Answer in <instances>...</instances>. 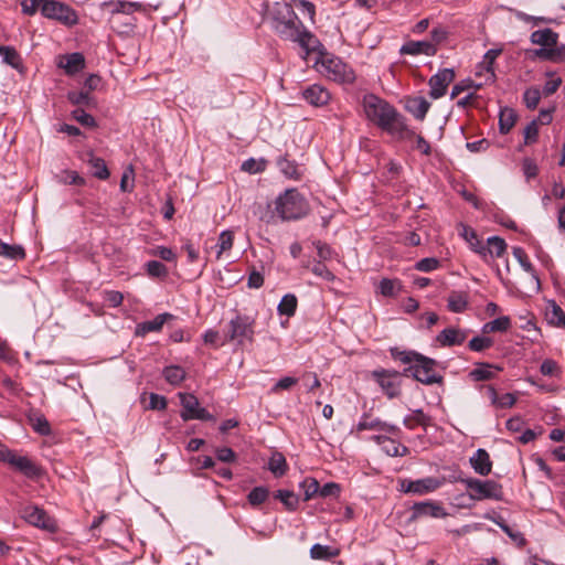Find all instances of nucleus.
I'll use <instances>...</instances> for the list:
<instances>
[{
  "label": "nucleus",
  "instance_id": "f257e3e1",
  "mask_svg": "<svg viewBox=\"0 0 565 565\" xmlns=\"http://www.w3.org/2000/svg\"><path fill=\"white\" fill-rule=\"evenodd\" d=\"M274 31L284 40L298 43L306 55L316 52L321 46L318 38L301 22L294 10V4L276 2L271 10Z\"/></svg>",
  "mask_w": 565,
  "mask_h": 565
},
{
  "label": "nucleus",
  "instance_id": "f03ea898",
  "mask_svg": "<svg viewBox=\"0 0 565 565\" xmlns=\"http://www.w3.org/2000/svg\"><path fill=\"white\" fill-rule=\"evenodd\" d=\"M363 110L366 118L391 135L415 136L414 131H407L404 118L387 102L380 97L367 94L363 97Z\"/></svg>",
  "mask_w": 565,
  "mask_h": 565
},
{
  "label": "nucleus",
  "instance_id": "7ed1b4c3",
  "mask_svg": "<svg viewBox=\"0 0 565 565\" xmlns=\"http://www.w3.org/2000/svg\"><path fill=\"white\" fill-rule=\"evenodd\" d=\"M390 352L394 360L408 364L403 372L405 376H412L426 385L443 382V376L435 371V360L415 351L399 350L398 348H392Z\"/></svg>",
  "mask_w": 565,
  "mask_h": 565
},
{
  "label": "nucleus",
  "instance_id": "20e7f679",
  "mask_svg": "<svg viewBox=\"0 0 565 565\" xmlns=\"http://www.w3.org/2000/svg\"><path fill=\"white\" fill-rule=\"evenodd\" d=\"M558 33L550 28L535 30L531 33L530 40L539 49L529 50L531 60L548 61L553 63H565V44L558 45Z\"/></svg>",
  "mask_w": 565,
  "mask_h": 565
},
{
  "label": "nucleus",
  "instance_id": "39448f33",
  "mask_svg": "<svg viewBox=\"0 0 565 565\" xmlns=\"http://www.w3.org/2000/svg\"><path fill=\"white\" fill-rule=\"evenodd\" d=\"M275 209L284 221L298 220L310 210L307 200L296 189H288L275 202Z\"/></svg>",
  "mask_w": 565,
  "mask_h": 565
},
{
  "label": "nucleus",
  "instance_id": "423d86ee",
  "mask_svg": "<svg viewBox=\"0 0 565 565\" xmlns=\"http://www.w3.org/2000/svg\"><path fill=\"white\" fill-rule=\"evenodd\" d=\"M255 319L247 315H236L226 326L225 339L243 347L253 343L255 337Z\"/></svg>",
  "mask_w": 565,
  "mask_h": 565
},
{
  "label": "nucleus",
  "instance_id": "0eeeda50",
  "mask_svg": "<svg viewBox=\"0 0 565 565\" xmlns=\"http://www.w3.org/2000/svg\"><path fill=\"white\" fill-rule=\"evenodd\" d=\"M459 481L466 486L469 498L473 501H500L503 498L502 486L494 480L460 478Z\"/></svg>",
  "mask_w": 565,
  "mask_h": 565
},
{
  "label": "nucleus",
  "instance_id": "6e6552de",
  "mask_svg": "<svg viewBox=\"0 0 565 565\" xmlns=\"http://www.w3.org/2000/svg\"><path fill=\"white\" fill-rule=\"evenodd\" d=\"M319 71L329 79L338 83H353L355 74L351 66L329 53H321Z\"/></svg>",
  "mask_w": 565,
  "mask_h": 565
},
{
  "label": "nucleus",
  "instance_id": "1a4fd4ad",
  "mask_svg": "<svg viewBox=\"0 0 565 565\" xmlns=\"http://www.w3.org/2000/svg\"><path fill=\"white\" fill-rule=\"evenodd\" d=\"M38 10L42 15L71 28L78 23L77 12L68 4L57 0H38Z\"/></svg>",
  "mask_w": 565,
  "mask_h": 565
},
{
  "label": "nucleus",
  "instance_id": "9d476101",
  "mask_svg": "<svg viewBox=\"0 0 565 565\" xmlns=\"http://www.w3.org/2000/svg\"><path fill=\"white\" fill-rule=\"evenodd\" d=\"M395 370L377 369L371 372V377L377 383L382 392L390 398L401 395L402 376Z\"/></svg>",
  "mask_w": 565,
  "mask_h": 565
},
{
  "label": "nucleus",
  "instance_id": "9b49d317",
  "mask_svg": "<svg viewBox=\"0 0 565 565\" xmlns=\"http://www.w3.org/2000/svg\"><path fill=\"white\" fill-rule=\"evenodd\" d=\"M178 396L182 406L180 416L184 422L191 419L214 420V416L200 406L196 396L191 393H179Z\"/></svg>",
  "mask_w": 565,
  "mask_h": 565
},
{
  "label": "nucleus",
  "instance_id": "f8f14e48",
  "mask_svg": "<svg viewBox=\"0 0 565 565\" xmlns=\"http://www.w3.org/2000/svg\"><path fill=\"white\" fill-rule=\"evenodd\" d=\"M441 484L443 482L435 477H427L418 480L404 479L401 481V490L406 493L423 495L434 492L440 488Z\"/></svg>",
  "mask_w": 565,
  "mask_h": 565
},
{
  "label": "nucleus",
  "instance_id": "ddd939ff",
  "mask_svg": "<svg viewBox=\"0 0 565 565\" xmlns=\"http://www.w3.org/2000/svg\"><path fill=\"white\" fill-rule=\"evenodd\" d=\"M455 79V72L452 68H444L429 78V96L433 99L443 97L449 84Z\"/></svg>",
  "mask_w": 565,
  "mask_h": 565
},
{
  "label": "nucleus",
  "instance_id": "4468645a",
  "mask_svg": "<svg viewBox=\"0 0 565 565\" xmlns=\"http://www.w3.org/2000/svg\"><path fill=\"white\" fill-rule=\"evenodd\" d=\"M104 6L110 8L111 17H117L118 14H126L130 18L134 12L147 11V7L143 3L137 1L110 0L104 2Z\"/></svg>",
  "mask_w": 565,
  "mask_h": 565
},
{
  "label": "nucleus",
  "instance_id": "2eb2a0df",
  "mask_svg": "<svg viewBox=\"0 0 565 565\" xmlns=\"http://www.w3.org/2000/svg\"><path fill=\"white\" fill-rule=\"evenodd\" d=\"M399 53L413 56H434L437 53V46L429 41H408L402 45Z\"/></svg>",
  "mask_w": 565,
  "mask_h": 565
},
{
  "label": "nucleus",
  "instance_id": "dca6fc26",
  "mask_svg": "<svg viewBox=\"0 0 565 565\" xmlns=\"http://www.w3.org/2000/svg\"><path fill=\"white\" fill-rule=\"evenodd\" d=\"M468 332L459 328H446L437 337L436 342L440 347H454L462 344L467 339Z\"/></svg>",
  "mask_w": 565,
  "mask_h": 565
},
{
  "label": "nucleus",
  "instance_id": "f3484780",
  "mask_svg": "<svg viewBox=\"0 0 565 565\" xmlns=\"http://www.w3.org/2000/svg\"><path fill=\"white\" fill-rule=\"evenodd\" d=\"M302 97L307 103L316 107L323 106L330 100L329 92L318 84L310 85L303 89Z\"/></svg>",
  "mask_w": 565,
  "mask_h": 565
},
{
  "label": "nucleus",
  "instance_id": "a211bd4d",
  "mask_svg": "<svg viewBox=\"0 0 565 565\" xmlns=\"http://www.w3.org/2000/svg\"><path fill=\"white\" fill-rule=\"evenodd\" d=\"M447 513L445 512L444 508L435 502L426 501V502H419L415 503L413 505V518L419 519L424 516H431V518H445Z\"/></svg>",
  "mask_w": 565,
  "mask_h": 565
},
{
  "label": "nucleus",
  "instance_id": "6ab92c4d",
  "mask_svg": "<svg viewBox=\"0 0 565 565\" xmlns=\"http://www.w3.org/2000/svg\"><path fill=\"white\" fill-rule=\"evenodd\" d=\"M469 462L471 467L473 468L475 472L486 477L488 476L492 470V461L490 459L489 454L487 450L479 448L472 457H470Z\"/></svg>",
  "mask_w": 565,
  "mask_h": 565
},
{
  "label": "nucleus",
  "instance_id": "aec40b11",
  "mask_svg": "<svg viewBox=\"0 0 565 565\" xmlns=\"http://www.w3.org/2000/svg\"><path fill=\"white\" fill-rule=\"evenodd\" d=\"M356 429L359 431L377 430L390 434H395L398 430V428L395 425L387 424L385 422L380 420L379 418H371L369 415L362 416V418L358 423Z\"/></svg>",
  "mask_w": 565,
  "mask_h": 565
},
{
  "label": "nucleus",
  "instance_id": "412c9836",
  "mask_svg": "<svg viewBox=\"0 0 565 565\" xmlns=\"http://www.w3.org/2000/svg\"><path fill=\"white\" fill-rule=\"evenodd\" d=\"M469 306V295L467 291L452 290L447 297V309L454 313H461Z\"/></svg>",
  "mask_w": 565,
  "mask_h": 565
},
{
  "label": "nucleus",
  "instance_id": "4be33fe9",
  "mask_svg": "<svg viewBox=\"0 0 565 565\" xmlns=\"http://www.w3.org/2000/svg\"><path fill=\"white\" fill-rule=\"evenodd\" d=\"M373 439L382 446L383 451L391 457H403L408 454V448L385 436H374Z\"/></svg>",
  "mask_w": 565,
  "mask_h": 565
},
{
  "label": "nucleus",
  "instance_id": "5701e85b",
  "mask_svg": "<svg viewBox=\"0 0 565 565\" xmlns=\"http://www.w3.org/2000/svg\"><path fill=\"white\" fill-rule=\"evenodd\" d=\"M113 30L121 36H130L134 34L136 29L137 19L135 17L121 20L119 17H111Z\"/></svg>",
  "mask_w": 565,
  "mask_h": 565
},
{
  "label": "nucleus",
  "instance_id": "b1692460",
  "mask_svg": "<svg viewBox=\"0 0 565 565\" xmlns=\"http://www.w3.org/2000/svg\"><path fill=\"white\" fill-rule=\"evenodd\" d=\"M170 313H161L158 315L153 320L145 321L137 326L136 333L138 335H145L149 332L160 331L167 321V319L171 318Z\"/></svg>",
  "mask_w": 565,
  "mask_h": 565
},
{
  "label": "nucleus",
  "instance_id": "393cba45",
  "mask_svg": "<svg viewBox=\"0 0 565 565\" xmlns=\"http://www.w3.org/2000/svg\"><path fill=\"white\" fill-rule=\"evenodd\" d=\"M407 110L418 120H423L426 117L427 111L430 108V103L424 97H413L407 100Z\"/></svg>",
  "mask_w": 565,
  "mask_h": 565
},
{
  "label": "nucleus",
  "instance_id": "a878e982",
  "mask_svg": "<svg viewBox=\"0 0 565 565\" xmlns=\"http://www.w3.org/2000/svg\"><path fill=\"white\" fill-rule=\"evenodd\" d=\"M460 235L469 243L470 247L481 255L486 257V246L478 238L476 231L467 225L460 224Z\"/></svg>",
  "mask_w": 565,
  "mask_h": 565
},
{
  "label": "nucleus",
  "instance_id": "bb28decb",
  "mask_svg": "<svg viewBox=\"0 0 565 565\" xmlns=\"http://www.w3.org/2000/svg\"><path fill=\"white\" fill-rule=\"evenodd\" d=\"M84 65L85 60L81 53L67 54L60 62V66L63 67L67 74H75L79 72Z\"/></svg>",
  "mask_w": 565,
  "mask_h": 565
},
{
  "label": "nucleus",
  "instance_id": "cd10ccee",
  "mask_svg": "<svg viewBox=\"0 0 565 565\" xmlns=\"http://www.w3.org/2000/svg\"><path fill=\"white\" fill-rule=\"evenodd\" d=\"M38 435L44 437L43 445L52 446L60 441V438L53 433L50 423L44 416H38Z\"/></svg>",
  "mask_w": 565,
  "mask_h": 565
},
{
  "label": "nucleus",
  "instance_id": "c85d7f7f",
  "mask_svg": "<svg viewBox=\"0 0 565 565\" xmlns=\"http://www.w3.org/2000/svg\"><path fill=\"white\" fill-rule=\"evenodd\" d=\"M8 465L22 472L25 477L32 478L35 476V466L26 457L18 456L13 452V459H10Z\"/></svg>",
  "mask_w": 565,
  "mask_h": 565
},
{
  "label": "nucleus",
  "instance_id": "c756f323",
  "mask_svg": "<svg viewBox=\"0 0 565 565\" xmlns=\"http://www.w3.org/2000/svg\"><path fill=\"white\" fill-rule=\"evenodd\" d=\"M498 367H493L491 364L488 363H479L477 366L470 371L469 376L473 381H487L491 380L495 375V371H498Z\"/></svg>",
  "mask_w": 565,
  "mask_h": 565
},
{
  "label": "nucleus",
  "instance_id": "7c9ffc66",
  "mask_svg": "<svg viewBox=\"0 0 565 565\" xmlns=\"http://www.w3.org/2000/svg\"><path fill=\"white\" fill-rule=\"evenodd\" d=\"M516 118L518 116L512 108L505 107L501 109L499 116L500 132L503 135L508 134L515 125Z\"/></svg>",
  "mask_w": 565,
  "mask_h": 565
},
{
  "label": "nucleus",
  "instance_id": "2f4dec72",
  "mask_svg": "<svg viewBox=\"0 0 565 565\" xmlns=\"http://www.w3.org/2000/svg\"><path fill=\"white\" fill-rule=\"evenodd\" d=\"M430 424V417L427 416L422 409H415L413 413L404 418V425L414 429L416 426L426 428Z\"/></svg>",
  "mask_w": 565,
  "mask_h": 565
},
{
  "label": "nucleus",
  "instance_id": "473e14b6",
  "mask_svg": "<svg viewBox=\"0 0 565 565\" xmlns=\"http://www.w3.org/2000/svg\"><path fill=\"white\" fill-rule=\"evenodd\" d=\"M67 99L70 103L77 107H90L95 106V100L89 92L81 90V92H68Z\"/></svg>",
  "mask_w": 565,
  "mask_h": 565
},
{
  "label": "nucleus",
  "instance_id": "72a5a7b5",
  "mask_svg": "<svg viewBox=\"0 0 565 565\" xmlns=\"http://www.w3.org/2000/svg\"><path fill=\"white\" fill-rule=\"evenodd\" d=\"M162 374L166 381L171 385H179L184 381L186 375L183 367L179 365H170L164 367Z\"/></svg>",
  "mask_w": 565,
  "mask_h": 565
},
{
  "label": "nucleus",
  "instance_id": "f704fd0d",
  "mask_svg": "<svg viewBox=\"0 0 565 565\" xmlns=\"http://www.w3.org/2000/svg\"><path fill=\"white\" fill-rule=\"evenodd\" d=\"M487 243L486 256L490 255L492 257H501L507 249L504 239L499 236L489 237Z\"/></svg>",
  "mask_w": 565,
  "mask_h": 565
},
{
  "label": "nucleus",
  "instance_id": "c9c22d12",
  "mask_svg": "<svg viewBox=\"0 0 565 565\" xmlns=\"http://www.w3.org/2000/svg\"><path fill=\"white\" fill-rule=\"evenodd\" d=\"M88 163L92 168V173L94 177L106 180L109 177L108 168L104 161V159L95 157L93 153L89 154Z\"/></svg>",
  "mask_w": 565,
  "mask_h": 565
},
{
  "label": "nucleus",
  "instance_id": "e433bc0d",
  "mask_svg": "<svg viewBox=\"0 0 565 565\" xmlns=\"http://www.w3.org/2000/svg\"><path fill=\"white\" fill-rule=\"evenodd\" d=\"M38 529L54 533L57 531L58 525L53 516L43 509L38 508Z\"/></svg>",
  "mask_w": 565,
  "mask_h": 565
},
{
  "label": "nucleus",
  "instance_id": "4c0bfd02",
  "mask_svg": "<svg viewBox=\"0 0 565 565\" xmlns=\"http://www.w3.org/2000/svg\"><path fill=\"white\" fill-rule=\"evenodd\" d=\"M287 462L282 454L274 452L268 462V469L276 477H281L287 471Z\"/></svg>",
  "mask_w": 565,
  "mask_h": 565
},
{
  "label": "nucleus",
  "instance_id": "58836bf2",
  "mask_svg": "<svg viewBox=\"0 0 565 565\" xmlns=\"http://www.w3.org/2000/svg\"><path fill=\"white\" fill-rule=\"evenodd\" d=\"M297 303H298L297 297L294 294H287L280 300V302L277 307V310H278L279 315H281V316L284 315L287 317H291L296 312Z\"/></svg>",
  "mask_w": 565,
  "mask_h": 565
},
{
  "label": "nucleus",
  "instance_id": "ea45409f",
  "mask_svg": "<svg viewBox=\"0 0 565 565\" xmlns=\"http://www.w3.org/2000/svg\"><path fill=\"white\" fill-rule=\"evenodd\" d=\"M234 243V233L230 230L221 232L218 236L217 244L215 247L216 250V258L221 259L223 253L228 252L233 247Z\"/></svg>",
  "mask_w": 565,
  "mask_h": 565
},
{
  "label": "nucleus",
  "instance_id": "a19ab883",
  "mask_svg": "<svg viewBox=\"0 0 565 565\" xmlns=\"http://www.w3.org/2000/svg\"><path fill=\"white\" fill-rule=\"evenodd\" d=\"M513 256L519 262L520 266L536 280L537 285L540 284V279L535 273L533 265L531 264L525 250L522 247L513 248Z\"/></svg>",
  "mask_w": 565,
  "mask_h": 565
},
{
  "label": "nucleus",
  "instance_id": "79ce46f5",
  "mask_svg": "<svg viewBox=\"0 0 565 565\" xmlns=\"http://www.w3.org/2000/svg\"><path fill=\"white\" fill-rule=\"evenodd\" d=\"M511 327V320L507 316L499 317L492 321L487 322L482 331L483 333L490 332H504Z\"/></svg>",
  "mask_w": 565,
  "mask_h": 565
},
{
  "label": "nucleus",
  "instance_id": "37998d69",
  "mask_svg": "<svg viewBox=\"0 0 565 565\" xmlns=\"http://www.w3.org/2000/svg\"><path fill=\"white\" fill-rule=\"evenodd\" d=\"M339 555V551L327 545L315 544L310 548V556L313 559H330Z\"/></svg>",
  "mask_w": 565,
  "mask_h": 565
},
{
  "label": "nucleus",
  "instance_id": "c03bdc74",
  "mask_svg": "<svg viewBox=\"0 0 565 565\" xmlns=\"http://www.w3.org/2000/svg\"><path fill=\"white\" fill-rule=\"evenodd\" d=\"M275 498L280 500L281 503L290 511L296 510L299 503L298 495L289 490H278L275 493Z\"/></svg>",
  "mask_w": 565,
  "mask_h": 565
},
{
  "label": "nucleus",
  "instance_id": "a18cd8bd",
  "mask_svg": "<svg viewBox=\"0 0 565 565\" xmlns=\"http://www.w3.org/2000/svg\"><path fill=\"white\" fill-rule=\"evenodd\" d=\"M71 117L83 127L95 128L97 126L95 118L90 114L86 113L84 108H75L71 113Z\"/></svg>",
  "mask_w": 565,
  "mask_h": 565
},
{
  "label": "nucleus",
  "instance_id": "49530a36",
  "mask_svg": "<svg viewBox=\"0 0 565 565\" xmlns=\"http://www.w3.org/2000/svg\"><path fill=\"white\" fill-rule=\"evenodd\" d=\"M0 55L4 63L19 70L21 65V57L17 51L9 46H0Z\"/></svg>",
  "mask_w": 565,
  "mask_h": 565
},
{
  "label": "nucleus",
  "instance_id": "de8ad7c7",
  "mask_svg": "<svg viewBox=\"0 0 565 565\" xmlns=\"http://www.w3.org/2000/svg\"><path fill=\"white\" fill-rule=\"evenodd\" d=\"M0 256L10 258V259H21L24 257V249L18 245H10L3 242H0Z\"/></svg>",
  "mask_w": 565,
  "mask_h": 565
},
{
  "label": "nucleus",
  "instance_id": "09e8293b",
  "mask_svg": "<svg viewBox=\"0 0 565 565\" xmlns=\"http://www.w3.org/2000/svg\"><path fill=\"white\" fill-rule=\"evenodd\" d=\"M380 291L385 297L395 296L401 290V282L397 279L383 278L380 281Z\"/></svg>",
  "mask_w": 565,
  "mask_h": 565
},
{
  "label": "nucleus",
  "instance_id": "8fccbe9b",
  "mask_svg": "<svg viewBox=\"0 0 565 565\" xmlns=\"http://www.w3.org/2000/svg\"><path fill=\"white\" fill-rule=\"evenodd\" d=\"M269 495V490L265 487H255L247 495L248 502L253 507L264 503Z\"/></svg>",
  "mask_w": 565,
  "mask_h": 565
},
{
  "label": "nucleus",
  "instance_id": "3c124183",
  "mask_svg": "<svg viewBox=\"0 0 565 565\" xmlns=\"http://www.w3.org/2000/svg\"><path fill=\"white\" fill-rule=\"evenodd\" d=\"M300 488L303 490L305 493V501L310 500L313 495L319 493L320 491V484L315 478H306L301 483Z\"/></svg>",
  "mask_w": 565,
  "mask_h": 565
},
{
  "label": "nucleus",
  "instance_id": "603ef678",
  "mask_svg": "<svg viewBox=\"0 0 565 565\" xmlns=\"http://www.w3.org/2000/svg\"><path fill=\"white\" fill-rule=\"evenodd\" d=\"M523 100L529 109H535L541 100V92L536 87L527 88L523 94Z\"/></svg>",
  "mask_w": 565,
  "mask_h": 565
},
{
  "label": "nucleus",
  "instance_id": "864d4df0",
  "mask_svg": "<svg viewBox=\"0 0 565 565\" xmlns=\"http://www.w3.org/2000/svg\"><path fill=\"white\" fill-rule=\"evenodd\" d=\"M146 270L147 274L151 277L163 278L168 275L167 267L158 260L148 262L146 264Z\"/></svg>",
  "mask_w": 565,
  "mask_h": 565
},
{
  "label": "nucleus",
  "instance_id": "5fc2aeb1",
  "mask_svg": "<svg viewBox=\"0 0 565 565\" xmlns=\"http://www.w3.org/2000/svg\"><path fill=\"white\" fill-rule=\"evenodd\" d=\"M492 344H493V341L490 338L475 337L469 341L468 348L475 352H482V351L491 348Z\"/></svg>",
  "mask_w": 565,
  "mask_h": 565
},
{
  "label": "nucleus",
  "instance_id": "6e6d98bb",
  "mask_svg": "<svg viewBox=\"0 0 565 565\" xmlns=\"http://www.w3.org/2000/svg\"><path fill=\"white\" fill-rule=\"evenodd\" d=\"M500 53V50H489L483 55V61L481 64L489 74V77L492 79L494 78L493 63Z\"/></svg>",
  "mask_w": 565,
  "mask_h": 565
},
{
  "label": "nucleus",
  "instance_id": "4d7b16f0",
  "mask_svg": "<svg viewBox=\"0 0 565 565\" xmlns=\"http://www.w3.org/2000/svg\"><path fill=\"white\" fill-rule=\"evenodd\" d=\"M311 271L317 277H320L327 281H332L335 278L332 271L329 270V268L321 260H317L313 263Z\"/></svg>",
  "mask_w": 565,
  "mask_h": 565
},
{
  "label": "nucleus",
  "instance_id": "13d9d810",
  "mask_svg": "<svg viewBox=\"0 0 565 565\" xmlns=\"http://www.w3.org/2000/svg\"><path fill=\"white\" fill-rule=\"evenodd\" d=\"M546 76L550 77V79L544 84L543 93L545 96H550L558 89L562 84V78L555 76V72H546Z\"/></svg>",
  "mask_w": 565,
  "mask_h": 565
},
{
  "label": "nucleus",
  "instance_id": "bf43d9fd",
  "mask_svg": "<svg viewBox=\"0 0 565 565\" xmlns=\"http://www.w3.org/2000/svg\"><path fill=\"white\" fill-rule=\"evenodd\" d=\"M313 245L317 249V255L319 257V260L326 262V260H330L334 257L335 253L328 244H326L321 241H316V242H313Z\"/></svg>",
  "mask_w": 565,
  "mask_h": 565
},
{
  "label": "nucleus",
  "instance_id": "052dcab7",
  "mask_svg": "<svg viewBox=\"0 0 565 565\" xmlns=\"http://www.w3.org/2000/svg\"><path fill=\"white\" fill-rule=\"evenodd\" d=\"M440 265V262L435 257H427L418 260L415 264V269L423 271V273H430L433 270H436Z\"/></svg>",
  "mask_w": 565,
  "mask_h": 565
},
{
  "label": "nucleus",
  "instance_id": "680f3d73",
  "mask_svg": "<svg viewBox=\"0 0 565 565\" xmlns=\"http://www.w3.org/2000/svg\"><path fill=\"white\" fill-rule=\"evenodd\" d=\"M294 4L298 7L303 14H307L310 22L315 23L316 6L308 0H292Z\"/></svg>",
  "mask_w": 565,
  "mask_h": 565
},
{
  "label": "nucleus",
  "instance_id": "e2e57ef3",
  "mask_svg": "<svg viewBox=\"0 0 565 565\" xmlns=\"http://www.w3.org/2000/svg\"><path fill=\"white\" fill-rule=\"evenodd\" d=\"M547 319L555 326H561V320L565 319V312L554 301L552 302L551 310L547 312Z\"/></svg>",
  "mask_w": 565,
  "mask_h": 565
},
{
  "label": "nucleus",
  "instance_id": "0e129e2a",
  "mask_svg": "<svg viewBox=\"0 0 565 565\" xmlns=\"http://www.w3.org/2000/svg\"><path fill=\"white\" fill-rule=\"evenodd\" d=\"M278 166L281 172L288 178L297 179L299 177L297 166L294 162L288 161L287 159H281L279 160Z\"/></svg>",
  "mask_w": 565,
  "mask_h": 565
},
{
  "label": "nucleus",
  "instance_id": "69168bd1",
  "mask_svg": "<svg viewBox=\"0 0 565 565\" xmlns=\"http://www.w3.org/2000/svg\"><path fill=\"white\" fill-rule=\"evenodd\" d=\"M151 255L157 256L166 262H175L177 255L175 253L166 246H158L151 250Z\"/></svg>",
  "mask_w": 565,
  "mask_h": 565
},
{
  "label": "nucleus",
  "instance_id": "338daca9",
  "mask_svg": "<svg viewBox=\"0 0 565 565\" xmlns=\"http://www.w3.org/2000/svg\"><path fill=\"white\" fill-rule=\"evenodd\" d=\"M539 127L535 120L531 121L524 129V143L530 145L537 140Z\"/></svg>",
  "mask_w": 565,
  "mask_h": 565
},
{
  "label": "nucleus",
  "instance_id": "774afa93",
  "mask_svg": "<svg viewBox=\"0 0 565 565\" xmlns=\"http://www.w3.org/2000/svg\"><path fill=\"white\" fill-rule=\"evenodd\" d=\"M167 407V398L162 395L151 393L149 395V409L163 411Z\"/></svg>",
  "mask_w": 565,
  "mask_h": 565
}]
</instances>
